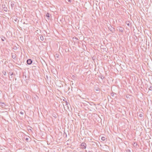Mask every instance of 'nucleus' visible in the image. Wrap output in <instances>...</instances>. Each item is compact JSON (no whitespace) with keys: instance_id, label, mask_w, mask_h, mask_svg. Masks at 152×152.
I'll list each match as a JSON object with an SVG mask.
<instances>
[{"instance_id":"423d86ee","label":"nucleus","mask_w":152,"mask_h":152,"mask_svg":"<svg viewBox=\"0 0 152 152\" xmlns=\"http://www.w3.org/2000/svg\"><path fill=\"white\" fill-rule=\"evenodd\" d=\"M108 29L111 31L112 32H113V31H115L114 28L112 27L111 26L109 27Z\"/></svg>"},{"instance_id":"2f4dec72","label":"nucleus","mask_w":152,"mask_h":152,"mask_svg":"<svg viewBox=\"0 0 152 152\" xmlns=\"http://www.w3.org/2000/svg\"><path fill=\"white\" fill-rule=\"evenodd\" d=\"M88 152H93V151H89Z\"/></svg>"},{"instance_id":"58836bf2","label":"nucleus","mask_w":152,"mask_h":152,"mask_svg":"<svg viewBox=\"0 0 152 152\" xmlns=\"http://www.w3.org/2000/svg\"><path fill=\"white\" fill-rule=\"evenodd\" d=\"M134 144H135V142H134Z\"/></svg>"},{"instance_id":"2eb2a0df","label":"nucleus","mask_w":152,"mask_h":152,"mask_svg":"<svg viewBox=\"0 0 152 152\" xmlns=\"http://www.w3.org/2000/svg\"><path fill=\"white\" fill-rule=\"evenodd\" d=\"M72 41L74 42H77L78 41L77 40H78V39H72Z\"/></svg>"},{"instance_id":"7ed1b4c3","label":"nucleus","mask_w":152,"mask_h":152,"mask_svg":"<svg viewBox=\"0 0 152 152\" xmlns=\"http://www.w3.org/2000/svg\"><path fill=\"white\" fill-rule=\"evenodd\" d=\"M94 90L95 91V92L97 94H99L100 92V89L98 87H95Z\"/></svg>"},{"instance_id":"7c9ffc66","label":"nucleus","mask_w":152,"mask_h":152,"mask_svg":"<svg viewBox=\"0 0 152 152\" xmlns=\"http://www.w3.org/2000/svg\"><path fill=\"white\" fill-rule=\"evenodd\" d=\"M1 40L2 41H4V39H1Z\"/></svg>"},{"instance_id":"f8f14e48","label":"nucleus","mask_w":152,"mask_h":152,"mask_svg":"<svg viewBox=\"0 0 152 152\" xmlns=\"http://www.w3.org/2000/svg\"><path fill=\"white\" fill-rule=\"evenodd\" d=\"M14 1H13V2L12 1L11 2L10 5H11V6L12 8L14 7Z\"/></svg>"},{"instance_id":"4468645a","label":"nucleus","mask_w":152,"mask_h":152,"mask_svg":"<svg viewBox=\"0 0 152 152\" xmlns=\"http://www.w3.org/2000/svg\"><path fill=\"white\" fill-rule=\"evenodd\" d=\"M126 24L128 26H130V23L129 21H126Z\"/></svg>"},{"instance_id":"f704fd0d","label":"nucleus","mask_w":152,"mask_h":152,"mask_svg":"<svg viewBox=\"0 0 152 152\" xmlns=\"http://www.w3.org/2000/svg\"><path fill=\"white\" fill-rule=\"evenodd\" d=\"M92 59L93 60H94V58L93 57L92 58Z\"/></svg>"},{"instance_id":"0eeeda50","label":"nucleus","mask_w":152,"mask_h":152,"mask_svg":"<svg viewBox=\"0 0 152 152\" xmlns=\"http://www.w3.org/2000/svg\"><path fill=\"white\" fill-rule=\"evenodd\" d=\"M59 54L56 53L55 55V57L56 59L57 60H58L59 59Z\"/></svg>"},{"instance_id":"4c0bfd02","label":"nucleus","mask_w":152,"mask_h":152,"mask_svg":"<svg viewBox=\"0 0 152 152\" xmlns=\"http://www.w3.org/2000/svg\"><path fill=\"white\" fill-rule=\"evenodd\" d=\"M146 42L147 41V39H146Z\"/></svg>"},{"instance_id":"c9c22d12","label":"nucleus","mask_w":152,"mask_h":152,"mask_svg":"<svg viewBox=\"0 0 152 152\" xmlns=\"http://www.w3.org/2000/svg\"><path fill=\"white\" fill-rule=\"evenodd\" d=\"M23 23L24 24H25V22H24Z\"/></svg>"},{"instance_id":"c756f323","label":"nucleus","mask_w":152,"mask_h":152,"mask_svg":"<svg viewBox=\"0 0 152 152\" xmlns=\"http://www.w3.org/2000/svg\"><path fill=\"white\" fill-rule=\"evenodd\" d=\"M68 1L70 3H71L72 2L71 0H68Z\"/></svg>"},{"instance_id":"9b49d317","label":"nucleus","mask_w":152,"mask_h":152,"mask_svg":"<svg viewBox=\"0 0 152 152\" xmlns=\"http://www.w3.org/2000/svg\"><path fill=\"white\" fill-rule=\"evenodd\" d=\"M99 77H100L102 80H103L105 78V77L101 74L99 76Z\"/></svg>"},{"instance_id":"dca6fc26","label":"nucleus","mask_w":152,"mask_h":152,"mask_svg":"<svg viewBox=\"0 0 152 152\" xmlns=\"http://www.w3.org/2000/svg\"><path fill=\"white\" fill-rule=\"evenodd\" d=\"M46 16L48 17V19H49L50 18V14L49 13H47L46 14Z\"/></svg>"},{"instance_id":"cd10ccee","label":"nucleus","mask_w":152,"mask_h":152,"mask_svg":"<svg viewBox=\"0 0 152 152\" xmlns=\"http://www.w3.org/2000/svg\"><path fill=\"white\" fill-rule=\"evenodd\" d=\"M66 105H68L69 103L67 101H66Z\"/></svg>"},{"instance_id":"ddd939ff","label":"nucleus","mask_w":152,"mask_h":152,"mask_svg":"<svg viewBox=\"0 0 152 152\" xmlns=\"http://www.w3.org/2000/svg\"><path fill=\"white\" fill-rule=\"evenodd\" d=\"M25 140L27 142H30V140H29V136H28L26 138Z\"/></svg>"},{"instance_id":"473e14b6","label":"nucleus","mask_w":152,"mask_h":152,"mask_svg":"<svg viewBox=\"0 0 152 152\" xmlns=\"http://www.w3.org/2000/svg\"><path fill=\"white\" fill-rule=\"evenodd\" d=\"M42 37V38H43V36H41L40 37V38H41V37Z\"/></svg>"},{"instance_id":"39448f33","label":"nucleus","mask_w":152,"mask_h":152,"mask_svg":"<svg viewBox=\"0 0 152 152\" xmlns=\"http://www.w3.org/2000/svg\"><path fill=\"white\" fill-rule=\"evenodd\" d=\"M2 7L3 9V10L7 12V8L6 6L4 4H2Z\"/></svg>"},{"instance_id":"412c9836","label":"nucleus","mask_w":152,"mask_h":152,"mask_svg":"<svg viewBox=\"0 0 152 152\" xmlns=\"http://www.w3.org/2000/svg\"><path fill=\"white\" fill-rule=\"evenodd\" d=\"M115 94V93L112 92V93H111V95L112 96H114V94Z\"/></svg>"},{"instance_id":"4be33fe9","label":"nucleus","mask_w":152,"mask_h":152,"mask_svg":"<svg viewBox=\"0 0 152 152\" xmlns=\"http://www.w3.org/2000/svg\"><path fill=\"white\" fill-rule=\"evenodd\" d=\"M139 116L140 118H142L143 117V114H142V113L140 114Z\"/></svg>"},{"instance_id":"5701e85b","label":"nucleus","mask_w":152,"mask_h":152,"mask_svg":"<svg viewBox=\"0 0 152 152\" xmlns=\"http://www.w3.org/2000/svg\"><path fill=\"white\" fill-rule=\"evenodd\" d=\"M9 74L10 75H13V73L12 72H9Z\"/></svg>"},{"instance_id":"aec40b11","label":"nucleus","mask_w":152,"mask_h":152,"mask_svg":"<svg viewBox=\"0 0 152 152\" xmlns=\"http://www.w3.org/2000/svg\"><path fill=\"white\" fill-rule=\"evenodd\" d=\"M2 73L4 75H6V71H3L2 72Z\"/></svg>"},{"instance_id":"f3484780","label":"nucleus","mask_w":152,"mask_h":152,"mask_svg":"<svg viewBox=\"0 0 152 152\" xmlns=\"http://www.w3.org/2000/svg\"><path fill=\"white\" fill-rule=\"evenodd\" d=\"M89 103L91 105V106L94 105L95 106H96V104H95L94 102H91Z\"/></svg>"},{"instance_id":"b1692460","label":"nucleus","mask_w":152,"mask_h":152,"mask_svg":"<svg viewBox=\"0 0 152 152\" xmlns=\"http://www.w3.org/2000/svg\"><path fill=\"white\" fill-rule=\"evenodd\" d=\"M149 89V90L152 91V86H150Z\"/></svg>"},{"instance_id":"6e6552de","label":"nucleus","mask_w":152,"mask_h":152,"mask_svg":"<svg viewBox=\"0 0 152 152\" xmlns=\"http://www.w3.org/2000/svg\"><path fill=\"white\" fill-rule=\"evenodd\" d=\"M57 114L56 112H53L52 114V116L55 118H57Z\"/></svg>"},{"instance_id":"393cba45","label":"nucleus","mask_w":152,"mask_h":152,"mask_svg":"<svg viewBox=\"0 0 152 152\" xmlns=\"http://www.w3.org/2000/svg\"><path fill=\"white\" fill-rule=\"evenodd\" d=\"M20 114L22 115H23L24 114V112H23L21 111L20 112Z\"/></svg>"},{"instance_id":"6ab92c4d","label":"nucleus","mask_w":152,"mask_h":152,"mask_svg":"<svg viewBox=\"0 0 152 152\" xmlns=\"http://www.w3.org/2000/svg\"><path fill=\"white\" fill-rule=\"evenodd\" d=\"M13 49L14 50H16L18 48H17V46H14L13 47Z\"/></svg>"},{"instance_id":"9d476101","label":"nucleus","mask_w":152,"mask_h":152,"mask_svg":"<svg viewBox=\"0 0 152 152\" xmlns=\"http://www.w3.org/2000/svg\"><path fill=\"white\" fill-rule=\"evenodd\" d=\"M16 55L15 54L12 53V57L13 59H15L16 58Z\"/></svg>"},{"instance_id":"a878e982","label":"nucleus","mask_w":152,"mask_h":152,"mask_svg":"<svg viewBox=\"0 0 152 152\" xmlns=\"http://www.w3.org/2000/svg\"><path fill=\"white\" fill-rule=\"evenodd\" d=\"M64 136L65 135L66 137H67V135L66 133L65 132H64Z\"/></svg>"},{"instance_id":"1a4fd4ad","label":"nucleus","mask_w":152,"mask_h":152,"mask_svg":"<svg viewBox=\"0 0 152 152\" xmlns=\"http://www.w3.org/2000/svg\"><path fill=\"white\" fill-rule=\"evenodd\" d=\"M46 39H37V41H39L40 42H41V41H44V42L45 40Z\"/></svg>"},{"instance_id":"c85d7f7f","label":"nucleus","mask_w":152,"mask_h":152,"mask_svg":"<svg viewBox=\"0 0 152 152\" xmlns=\"http://www.w3.org/2000/svg\"><path fill=\"white\" fill-rule=\"evenodd\" d=\"M72 77L73 78H75L76 77L75 76V75H73L72 76Z\"/></svg>"},{"instance_id":"20e7f679","label":"nucleus","mask_w":152,"mask_h":152,"mask_svg":"<svg viewBox=\"0 0 152 152\" xmlns=\"http://www.w3.org/2000/svg\"><path fill=\"white\" fill-rule=\"evenodd\" d=\"M28 65L31 64L32 63V61L30 59L27 60L26 61Z\"/></svg>"},{"instance_id":"72a5a7b5","label":"nucleus","mask_w":152,"mask_h":152,"mask_svg":"<svg viewBox=\"0 0 152 152\" xmlns=\"http://www.w3.org/2000/svg\"><path fill=\"white\" fill-rule=\"evenodd\" d=\"M0 103H2V104H4V103H2L1 102H0Z\"/></svg>"},{"instance_id":"e433bc0d","label":"nucleus","mask_w":152,"mask_h":152,"mask_svg":"<svg viewBox=\"0 0 152 152\" xmlns=\"http://www.w3.org/2000/svg\"><path fill=\"white\" fill-rule=\"evenodd\" d=\"M24 41H25V39H24Z\"/></svg>"},{"instance_id":"f257e3e1","label":"nucleus","mask_w":152,"mask_h":152,"mask_svg":"<svg viewBox=\"0 0 152 152\" xmlns=\"http://www.w3.org/2000/svg\"><path fill=\"white\" fill-rule=\"evenodd\" d=\"M81 146V148L83 149H85L87 146V145L86 143L84 142H82L80 145Z\"/></svg>"},{"instance_id":"bb28decb","label":"nucleus","mask_w":152,"mask_h":152,"mask_svg":"<svg viewBox=\"0 0 152 152\" xmlns=\"http://www.w3.org/2000/svg\"><path fill=\"white\" fill-rule=\"evenodd\" d=\"M126 151L127 152H131V151L129 149H127Z\"/></svg>"},{"instance_id":"a211bd4d","label":"nucleus","mask_w":152,"mask_h":152,"mask_svg":"<svg viewBox=\"0 0 152 152\" xmlns=\"http://www.w3.org/2000/svg\"><path fill=\"white\" fill-rule=\"evenodd\" d=\"M101 140L103 141H105L106 140V138L104 137H102L101 138Z\"/></svg>"},{"instance_id":"f03ea898","label":"nucleus","mask_w":152,"mask_h":152,"mask_svg":"<svg viewBox=\"0 0 152 152\" xmlns=\"http://www.w3.org/2000/svg\"><path fill=\"white\" fill-rule=\"evenodd\" d=\"M117 29L118 30L119 32L123 33L124 32V27H118L117 28Z\"/></svg>"}]
</instances>
